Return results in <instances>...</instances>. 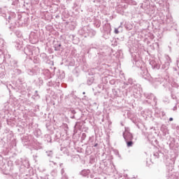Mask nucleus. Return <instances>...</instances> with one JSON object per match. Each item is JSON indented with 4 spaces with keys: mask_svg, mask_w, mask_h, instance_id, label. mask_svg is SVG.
I'll use <instances>...</instances> for the list:
<instances>
[{
    "mask_svg": "<svg viewBox=\"0 0 179 179\" xmlns=\"http://www.w3.org/2000/svg\"><path fill=\"white\" fill-rule=\"evenodd\" d=\"M138 87L139 85L134 84L129 89L126 90V96H132V94L135 96V94H138V92H139Z\"/></svg>",
    "mask_w": 179,
    "mask_h": 179,
    "instance_id": "obj_1",
    "label": "nucleus"
},
{
    "mask_svg": "<svg viewBox=\"0 0 179 179\" xmlns=\"http://www.w3.org/2000/svg\"><path fill=\"white\" fill-rule=\"evenodd\" d=\"M123 138L124 141H131L134 139V136L129 131V127H125L124 132H123Z\"/></svg>",
    "mask_w": 179,
    "mask_h": 179,
    "instance_id": "obj_2",
    "label": "nucleus"
},
{
    "mask_svg": "<svg viewBox=\"0 0 179 179\" xmlns=\"http://www.w3.org/2000/svg\"><path fill=\"white\" fill-rule=\"evenodd\" d=\"M140 75L143 79H148L150 76V74L148 72V69L145 67H141Z\"/></svg>",
    "mask_w": 179,
    "mask_h": 179,
    "instance_id": "obj_3",
    "label": "nucleus"
},
{
    "mask_svg": "<svg viewBox=\"0 0 179 179\" xmlns=\"http://www.w3.org/2000/svg\"><path fill=\"white\" fill-rule=\"evenodd\" d=\"M163 80H164V79L162 78H154L152 81V84L155 87H157V86H160V85H162Z\"/></svg>",
    "mask_w": 179,
    "mask_h": 179,
    "instance_id": "obj_4",
    "label": "nucleus"
},
{
    "mask_svg": "<svg viewBox=\"0 0 179 179\" xmlns=\"http://www.w3.org/2000/svg\"><path fill=\"white\" fill-rule=\"evenodd\" d=\"M24 52L28 57L33 55V49L31 47H27L24 49Z\"/></svg>",
    "mask_w": 179,
    "mask_h": 179,
    "instance_id": "obj_5",
    "label": "nucleus"
},
{
    "mask_svg": "<svg viewBox=\"0 0 179 179\" xmlns=\"http://www.w3.org/2000/svg\"><path fill=\"white\" fill-rule=\"evenodd\" d=\"M162 157H163V153L160 151H157V152H153V155H151V159H156Z\"/></svg>",
    "mask_w": 179,
    "mask_h": 179,
    "instance_id": "obj_6",
    "label": "nucleus"
},
{
    "mask_svg": "<svg viewBox=\"0 0 179 179\" xmlns=\"http://www.w3.org/2000/svg\"><path fill=\"white\" fill-rule=\"evenodd\" d=\"M89 174H90V171L89 169H83L80 172V176L87 177V178H89Z\"/></svg>",
    "mask_w": 179,
    "mask_h": 179,
    "instance_id": "obj_7",
    "label": "nucleus"
},
{
    "mask_svg": "<svg viewBox=\"0 0 179 179\" xmlns=\"http://www.w3.org/2000/svg\"><path fill=\"white\" fill-rule=\"evenodd\" d=\"M54 48L55 51H61V50H62V45H61V43L56 42L54 43Z\"/></svg>",
    "mask_w": 179,
    "mask_h": 179,
    "instance_id": "obj_8",
    "label": "nucleus"
},
{
    "mask_svg": "<svg viewBox=\"0 0 179 179\" xmlns=\"http://www.w3.org/2000/svg\"><path fill=\"white\" fill-rule=\"evenodd\" d=\"M169 60L167 62H165V63L162 65V69H165L167 71L169 69V66H170V63L171 62V59L170 57H168Z\"/></svg>",
    "mask_w": 179,
    "mask_h": 179,
    "instance_id": "obj_9",
    "label": "nucleus"
},
{
    "mask_svg": "<svg viewBox=\"0 0 179 179\" xmlns=\"http://www.w3.org/2000/svg\"><path fill=\"white\" fill-rule=\"evenodd\" d=\"M131 121H132L133 124H134L136 125V127H137V128H138V129H141V126L139 125V122H141V119L133 118V119H131Z\"/></svg>",
    "mask_w": 179,
    "mask_h": 179,
    "instance_id": "obj_10",
    "label": "nucleus"
},
{
    "mask_svg": "<svg viewBox=\"0 0 179 179\" xmlns=\"http://www.w3.org/2000/svg\"><path fill=\"white\" fill-rule=\"evenodd\" d=\"M43 74L45 76V79H50L51 78V73L48 69L43 70Z\"/></svg>",
    "mask_w": 179,
    "mask_h": 179,
    "instance_id": "obj_11",
    "label": "nucleus"
},
{
    "mask_svg": "<svg viewBox=\"0 0 179 179\" xmlns=\"http://www.w3.org/2000/svg\"><path fill=\"white\" fill-rule=\"evenodd\" d=\"M144 96L148 100L153 99L154 101H156V96L153 94H144Z\"/></svg>",
    "mask_w": 179,
    "mask_h": 179,
    "instance_id": "obj_12",
    "label": "nucleus"
},
{
    "mask_svg": "<svg viewBox=\"0 0 179 179\" xmlns=\"http://www.w3.org/2000/svg\"><path fill=\"white\" fill-rule=\"evenodd\" d=\"M106 30L105 31V33H106L108 35H110L111 33V24H107L105 25L104 29H106Z\"/></svg>",
    "mask_w": 179,
    "mask_h": 179,
    "instance_id": "obj_13",
    "label": "nucleus"
},
{
    "mask_svg": "<svg viewBox=\"0 0 179 179\" xmlns=\"http://www.w3.org/2000/svg\"><path fill=\"white\" fill-rule=\"evenodd\" d=\"M166 179H178V177L174 173H169L166 176Z\"/></svg>",
    "mask_w": 179,
    "mask_h": 179,
    "instance_id": "obj_14",
    "label": "nucleus"
},
{
    "mask_svg": "<svg viewBox=\"0 0 179 179\" xmlns=\"http://www.w3.org/2000/svg\"><path fill=\"white\" fill-rule=\"evenodd\" d=\"M6 58H10V55H8L5 56V55H3L2 51L0 50V59H3V61H5Z\"/></svg>",
    "mask_w": 179,
    "mask_h": 179,
    "instance_id": "obj_15",
    "label": "nucleus"
},
{
    "mask_svg": "<svg viewBox=\"0 0 179 179\" xmlns=\"http://www.w3.org/2000/svg\"><path fill=\"white\" fill-rule=\"evenodd\" d=\"M31 99L34 100H38V99H40V95L38 94V92L37 90L35 91L34 95L31 96Z\"/></svg>",
    "mask_w": 179,
    "mask_h": 179,
    "instance_id": "obj_16",
    "label": "nucleus"
},
{
    "mask_svg": "<svg viewBox=\"0 0 179 179\" xmlns=\"http://www.w3.org/2000/svg\"><path fill=\"white\" fill-rule=\"evenodd\" d=\"M45 153H46V156H48V157H50V159H52V157L54 156V152H52V150L46 151Z\"/></svg>",
    "mask_w": 179,
    "mask_h": 179,
    "instance_id": "obj_17",
    "label": "nucleus"
},
{
    "mask_svg": "<svg viewBox=\"0 0 179 179\" xmlns=\"http://www.w3.org/2000/svg\"><path fill=\"white\" fill-rule=\"evenodd\" d=\"M127 148H132L134 146V141L132 140L125 141Z\"/></svg>",
    "mask_w": 179,
    "mask_h": 179,
    "instance_id": "obj_18",
    "label": "nucleus"
},
{
    "mask_svg": "<svg viewBox=\"0 0 179 179\" xmlns=\"http://www.w3.org/2000/svg\"><path fill=\"white\" fill-rule=\"evenodd\" d=\"M152 68L153 69H160V66L157 63L153 62L152 64Z\"/></svg>",
    "mask_w": 179,
    "mask_h": 179,
    "instance_id": "obj_19",
    "label": "nucleus"
},
{
    "mask_svg": "<svg viewBox=\"0 0 179 179\" xmlns=\"http://www.w3.org/2000/svg\"><path fill=\"white\" fill-rule=\"evenodd\" d=\"M5 77V70L3 69H0V79H3Z\"/></svg>",
    "mask_w": 179,
    "mask_h": 179,
    "instance_id": "obj_20",
    "label": "nucleus"
},
{
    "mask_svg": "<svg viewBox=\"0 0 179 179\" xmlns=\"http://www.w3.org/2000/svg\"><path fill=\"white\" fill-rule=\"evenodd\" d=\"M9 3H11V5L16 6L17 3H19V0H9L8 1Z\"/></svg>",
    "mask_w": 179,
    "mask_h": 179,
    "instance_id": "obj_21",
    "label": "nucleus"
},
{
    "mask_svg": "<svg viewBox=\"0 0 179 179\" xmlns=\"http://www.w3.org/2000/svg\"><path fill=\"white\" fill-rule=\"evenodd\" d=\"M93 82H94V79L93 78H88L87 80V84L88 85V86H90Z\"/></svg>",
    "mask_w": 179,
    "mask_h": 179,
    "instance_id": "obj_22",
    "label": "nucleus"
},
{
    "mask_svg": "<svg viewBox=\"0 0 179 179\" xmlns=\"http://www.w3.org/2000/svg\"><path fill=\"white\" fill-rule=\"evenodd\" d=\"M27 72L29 76H33L34 75V70L33 69H28Z\"/></svg>",
    "mask_w": 179,
    "mask_h": 179,
    "instance_id": "obj_23",
    "label": "nucleus"
},
{
    "mask_svg": "<svg viewBox=\"0 0 179 179\" xmlns=\"http://www.w3.org/2000/svg\"><path fill=\"white\" fill-rule=\"evenodd\" d=\"M22 164L24 166V167H26V169H29V167H30V164L29 163L28 160H25L24 162H22Z\"/></svg>",
    "mask_w": 179,
    "mask_h": 179,
    "instance_id": "obj_24",
    "label": "nucleus"
},
{
    "mask_svg": "<svg viewBox=\"0 0 179 179\" xmlns=\"http://www.w3.org/2000/svg\"><path fill=\"white\" fill-rule=\"evenodd\" d=\"M164 103H165L166 104H169L170 103V99H169V97L165 96L163 99Z\"/></svg>",
    "mask_w": 179,
    "mask_h": 179,
    "instance_id": "obj_25",
    "label": "nucleus"
},
{
    "mask_svg": "<svg viewBox=\"0 0 179 179\" xmlns=\"http://www.w3.org/2000/svg\"><path fill=\"white\" fill-rule=\"evenodd\" d=\"M96 31H94V30H91V31H90V37H94V36H96Z\"/></svg>",
    "mask_w": 179,
    "mask_h": 179,
    "instance_id": "obj_26",
    "label": "nucleus"
},
{
    "mask_svg": "<svg viewBox=\"0 0 179 179\" xmlns=\"http://www.w3.org/2000/svg\"><path fill=\"white\" fill-rule=\"evenodd\" d=\"M15 48L17 50H20V48H22V44H20L17 42L15 43Z\"/></svg>",
    "mask_w": 179,
    "mask_h": 179,
    "instance_id": "obj_27",
    "label": "nucleus"
},
{
    "mask_svg": "<svg viewBox=\"0 0 179 179\" xmlns=\"http://www.w3.org/2000/svg\"><path fill=\"white\" fill-rule=\"evenodd\" d=\"M122 54V51L119 50L116 52V57L117 58H120V57H121V55Z\"/></svg>",
    "mask_w": 179,
    "mask_h": 179,
    "instance_id": "obj_28",
    "label": "nucleus"
},
{
    "mask_svg": "<svg viewBox=\"0 0 179 179\" xmlns=\"http://www.w3.org/2000/svg\"><path fill=\"white\" fill-rule=\"evenodd\" d=\"M41 134V131L40 129H37L35 131V135H37V137L40 136Z\"/></svg>",
    "mask_w": 179,
    "mask_h": 179,
    "instance_id": "obj_29",
    "label": "nucleus"
},
{
    "mask_svg": "<svg viewBox=\"0 0 179 179\" xmlns=\"http://www.w3.org/2000/svg\"><path fill=\"white\" fill-rule=\"evenodd\" d=\"M126 85H131V86L134 85L132 84V79L131 78H129L128 79V82L126 83Z\"/></svg>",
    "mask_w": 179,
    "mask_h": 179,
    "instance_id": "obj_30",
    "label": "nucleus"
},
{
    "mask_svg": "<svg viewBox=\"0 0 179 179\" xmlns=\"http://www.w3.org/2000/svg\"><path fill=\"white\" fill-rule=\"evenodd\" d=\"M171 97L173 100H177V96H176L175 94H173V92H171Z\"/></svg>",
    "mask_w": 179,
    "mask_h": 179,
    "instance_id": "obj_31",
    "label": "nucleus"
},
{
    "mask_svg": "<svg viewBox=\"0 0 179 179\" xmlns=\"http://www.w3.org/2000/svg\"><path fill=\"white\" fill-rule=\"evenodd\" d=\"M171 27L174 30H177V24H171Z\"/></svg>",
    "mask_w": 179,
    "mask_h": 179,
    "instance_id": "obj_32",
    "label": "nucleus"
},
{
    "mask_svg": "<svg viewBox=\"0 0 179 179\" xmlns=\"http://www.w3.org/2000/svg\"><path fill=\"white\" fill-rule=\"evenodd\" d=\"M113 93L114 96H118V91L117 90L113 89Z\"/></svg>",
    "mask_w": 179,
    "mask_h": 179,
    "instance_id": "obj_33",
    "label": "nucleus"
},
{
    "mask_svg": "<svg viewBox=\"0 0 179 179\" xmlns=\"http://www.w3.org/2000/svg\"><path fill=\"white\" fill-rule=\"evenodd\" d=\"M85 139H86V134L83 133L81 136V141H85Z\"/></svg>",
    "mask_w": 179,
    "mask_h": 179,
    "instance_id": "obj_34",
    "label": "nucleus"
},
{
    "mask_svg": "<svg viewBox=\"0 0 179 179\" xmlns=\"http://www.w3.org/2000/svg\"><path fill=\"white\" fill-rule=\"evenodd\" d=\"M114 152H115V155L116 156H118L119 157H121V155H120V152H118V150H115Z\"/></svg>",
    "mask_w": 179,
    "mask_h": 179,
    "instance_id": "obj_35",
    "label": "nucleus"
},
{
    "mask_svg": "<svg viewBox=\"0 0 179 179\" xmlns=\"http://www.w3.org/2000/svg\"><path fill=\"white\" fill-rule=\"evenodd\" d=\"M10 15L13 19H15V17H16V14L15 13H10Z\"/></svg>",
    "mask_w": 179,
    "mask_h": 179,
    "instance_id": "obj_36",
    "label": "nucleus"
},
{
    "mask_svg": "<svg viewBox=\"0 0 179 179\" xmlns=\"http://www.w3.org/2000/svg\"><path fill=\"white\" fill-rule=\"evenodd\" d=\"M70 113H71V114H73V115H75V114H76V110H75L74 109H71V110H70Z\"/></svg>",
    "mask_w": 179,
    "mask_h": 179,
    "instance_id": "obj_37",
    "label": "nucleus"
},
{
    "mask_svg": "<svg viewBox=\"0 0 179 179\" xmlns=\"http://www.w3.org/2000/svg\"><path fill=\"white\" fill-rule=\"evenodd\" d=\"M115 34H118L120 33V31H118V29L115 28L114 30Z\"/></svg>",
    "mask_w": 179,
    "mask_h": 179,
    "instance_id": "obj_38",
    "label": "nucleus"
},
{
    "mask_svg": "<svg viewBox=\"0 0 179 179\" xmlns=\"http://www.w3.org/2000/svg\"><path fill=\"white\" fill-rule=\"evenodd\" d=\"M48 138H49L50 140H47V142H50V143H51V142H52L51 136H48Z\"/></svg>",
    "mask_w": 179,
    "mask_h": 179,
    "instance_id": "obj_39",
    "label": "nucleus"
},
{
    "mask_svg": "<svg viewBox=\"0 0 179 179\" xmlns=\"http://www.w3.org/2000/svg\"><path fill=\"white\" fill-rule=\"evenodd\" d=\"M12 19H13V18L12 17V16H10V15H9L8 17V23H9V20H12Z\"/></svg>",
    "mask_w": 179,
    "mask_h": 179,
    "instance_id": "obj_40",
    "label": "nucleus"
},
{
    "mask_svg": "<svg viewBox=\"0 0 179 179\" xmlns=\"http://www.w3.org/2000/svg\"><path fill=\"white\" fill-rule=\"evenodd\" d=\"M161 114H162V117H166V113L164 112H161Z\"/></svg>",
    "mask_w": 179,
    "mask_h": 179,
    "instance_id": "obj_41",
    "label": "nucleus"
},
{
    "mask_svg": "<svg viewBox=\"0 0 179 179\" xmlns=\"http://www.w3.org/2000/svg\"><path fill=\"white\" fill-rule=\"evenodd\" d=\"M70 118H71V120H75V115H73L70 117Z\"/></svg>",
    "mask_w": 179,
    "mask_h": 179,
    "instance_id": "obj_42",
    "label": "nucleus"
},
{
    "mask_svg": "<svg viewBox=\"0 0 179 179\" xmlns=\"http://www.w3.org/2000/svg\"><path fill=\"white\" fill-rule=\"evenodd\" d=\"M99 146V143H96L94 145V148H97Z\"/></svg>",
    "mask_w": 179,
    "mask_h": 179,
    "instance_id": "obj_43",
    "label": "nucleus"
},
{
    "mask_svg": "<svg viewBox=\"0 0 179 179\" xmlns=\"http://www.w3.org/2000/svg\"><path fill=\"white\" fill-rule=\"evenodd\" d=\"M61 173H62V174H64V173H65V170L64 169H62Z\"/></svg>",
    "mask_w": 179,
    "mask_h": 179,
    "instance_id": "obj_44",
    "label": "nucleus"
},
{
    "mask_svg": "<svg viewBox=\"0 0 179 179\" xmlns=\"http://www.w3.org/2000/svg\"><path fill=\"white\" fill-rule=\"evenodd\" d=\"M176 64H177L178 68H179V60H177V61H176Z\"/></svg>",
    "mask_w": 179,
    "mask_h": 179,
    "instance_id": "obj_45",
    "label": "nucleus"
},
{
    "mask_svg": "<svg viewBox=\"0 0 179 179\" xmlns=\"http://www.w3.org/2000/svg\"><path fill=\"white\" fill-rule=\"evenodd\" d=\"M90 178H94V176L93 174L90 175Z\"/></svg>",
    "mask_w": 179,
    "mask_h": 179,
    "instance_id": "obj_46",
    "label": "nucleus"
},
{
    "mask_svg": "<svg viewBox=\"0 0 179 179\" xmlns=\"http://www.w3.org/2000/svg\"><path fill=\"white\" fill-rule=\"evenodd\" d=\"M176 110H177V106L173 107V110L176 111Z\"/></svg>",
    "mask_w": 179,
    "mask_h": 179,
    "instance_id": "obj_47",
    "label": "nucleus"
},
{
    "mask_svg": "<svg viewBox=\"0 0 179 179\" xmlns=\"http://www.w3.org/2000/svg\"><path fill=\"white\" fill-rule=\"evenodd\" d=\"M173 120H174V119L173 117L169 118V121H173Z\"/></svg>",
    "mask_w": 179,
    "mask_h": 179,
    "instance_id": "obj_48",
    "label": "nucleus"
},
{
    "mask_svg": "<svg viewBox=\"0 0 179 179\" xmlns=\"http://www.w3.org/2000/svg\"><path fill=\"white\" fill-rule=\"evenodd\" d=\"M62 179H68V178L64 177V178H62Z\"/></svg>",
    "mask_w": 179,
    "mask_h": 179,
    "instance_id": "obj_49",
    "label": "nucleus"
},
{
    "mask_svg": "<svg viewBox=\"0 0 179 179\" xmlns=\"http://www.w3.org/2000/svg\"><path fill=\"white\" fill-rule=\"evenodd\" d=\"M49 86H51V83L50 82H49Z\"/></svg>",
    "mask_w": 179,
    "mask_h": 179,
    "instance_id": "obj_50",
    "label": "nucleus"
},
{
    "mask_svg": "<svg viewBox=\"0 0 179 179\" xmlns=\"http://www.w3.org/2000/svg\"><path fill=\"white\" fill-rule=\"evenodd\" d=\"M83 94H86V92H83Z\"/></svg>",
    "mask_w": 179,
    "mask_h": 179,
    "instance_id": "obj_51",
    "label": "nucleus"
},
{
    "mask_svg": "<svg viewBox=\"0 0 179 179\" xmlns=\"http://www.w3.org/2000/svg\"><path fill=\"white\" fill-rule=\"evenodd\" d=\"M147 103H150V101H147Z\"/></svg>",
    "mask_w": 179,
    "mask_h": 179,
    "instance_id": "obj_52",
    "label": "nucleus"
},
{
    "mask_svg": "<svg viewBox=\"0 0 179 179\" xmlns=\"http://www.w3.org/2000/svg\"><path fill=\"white\" fill-rule=\"evenodd\" d=\"M17 71H18L19 73H20V70H17Z\"/></svg>",
    "mask_w": 179,
    "mask_h": 179,
    "instance_id": "obj_53",
    "label": "nucleus"
},
{
    "mask_svg": "<svg viewBox=\"0 0 179 179\" xmlns=\"http://www.w3.org/2000/svg\"><path fill=\"white\" fill-rule=\"evenodd\" d=\"M53 164L55 165V164H57V163H55V162H53Z\"/></svg>",
    "mask_w": 179,
    "mask_h": 179,
    "instance_id": "obj_54",
    "label": "nucleus"
},
{
    "mask_svg": "<svg viewBox=\"0 0 179 179\" xmlns=\"http://www.w3.org/2000/svg\"><path fill=\"white\" fill-rule=\"evenodd\" d=\"M62 164H60V167H61V166H62Z\"/></svg>",
    "mask_w": 179,
    "mask_h": 179,
    "instance_id": "obj_55",
    "label": "nucleus"
},
{
    "mask_svg": "<svg viewBox=\"0 0 179 179\" xmlns=\"http://www.w3.org/2000/svg\"><path fill=\"white\" fill-rule=\"evenodd\" d=\"M28 96H30V94H28Z\"/></svg>",
    "mask_w": 179,
    "mask_h": 179,
    "instance_id": "obj_56",
    "label": "nucleus"
},
{
    "mask_svg": "<svg viewBox=\"0 0 179 179\" xmlns=\"http://www.w3.org/2000/svg\"><path fill=\"white\" fill-rule=\"evenodd\" d=\"M41 83H43V80L41 81Z\"/></svg>",
    "mask_w": 179,
    "mask_h": 179,
    "instance_id": "obj_57",
    "label": "nucleus"
}]
</instances>
